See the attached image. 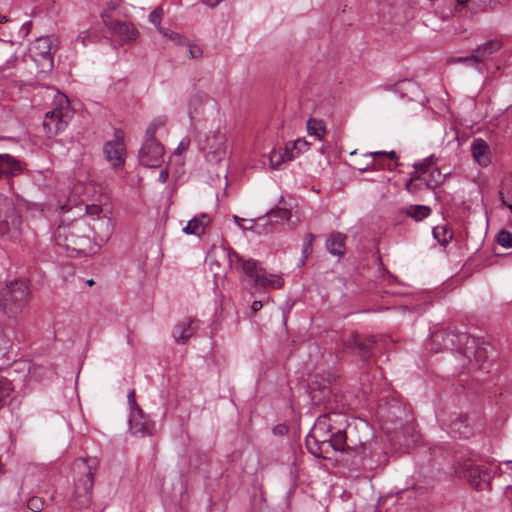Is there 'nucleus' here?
I'll list each match as a JSON object with an SVG mask.
<instances>
[{"mask_svg":"<svg viewBox=\"0 0 512 512\" xmlns=\"http://www.w3.org/2000/svg\"><path fill=\"white\" fill-rule=\"evenodd\" d=\"M348 449H350L348 456H350L351 465L366 468L372 454L371 443H353L352 446H348Z\"/></svg>","mask_w":512,"mask_h":512,"instance_id":"nucleus-15","label":"nucleus"},{"mask_svg":"<svg viewBox=\"0 0 512 512\" xmlns=\"http://www.w3.org/2000/svg\"><path fill=\"white\" fill-rule=\"evenodd\" d=\"M6 21H7V17L6 16H0V23L6 22Z\"/></svg>","mask_w":512,"mask_h":512,"instance_id":"nucleus-56","label":"nucleus"},{"mask_svg":"<svg viewBox=\"0 0 512 512\" xmlns=\"http://www.w3.org/2000/svg\"><path fill=\"white\" fill-rule=\"evenodd\" d=\"M455 473L458 477L465 478L469 485L477 491L490 488V472L483 466L476 465L471 460L459 463L455 468Z\"/></svg>","mask_w":512,"mask_h":512,"instance_id":"nucleus-9","label":"nucleus"},{"mask_svg":"<svg viewBox=\"0 0 512 512\" xmlns=\"http://www.w3.org/2000/svg\"><path fill=\"white\" fill-rule=\"evenodd\" d=\"M128 402H129V405H130V408H131V412H133V409L136 408L137 405V402H136V398H135V390H131L128 394Z\"/></svg>","mask_w":512,"mask_h":512,"instance_id":"nucleus-48","label":"nucleus"},{"mask_svg":"<svg viewBox=\"0 0 512 512\" xmlns=\"http://www.w3.org/2000/svg\"><path fill=\"white\" fill-rule=\"evenodd\" d=\"M290 150L298 156L299 153L303 151H307L310 148V143L307 142L304 138L296 139L295 141L288 142Z\"/></svg>","mask_w":512,"mask_h":512,"instance_id":"nucleus-33","label":"nucleus"},{"mask_svg":"<svg viewBox=\"0 0 512 512\" xmlns=\"http://www.w3.org/2000/svg\"><path fill=\"white\" fill-rule=\"evenodd\" d=\"M345 240L346 235L340 232L331 233L326 240L328 252L333 256L342 257L345 254Z\"/></svg>","mask_w":512,"mask_h":512,"instance_id":"nucleus-24","label":"nucleus"},{"mask_svg":"<svg viewBox=\"0 0 512 512\" xmlns=\"http://www.w3.org/2000/svg\"><path fill=\"white\" fill-rule=\"evenodd\" d=\"M163 15H164L163 8L157 7L150 13L149 21L159 29V28H161L160 23L162 21Z\"/></svg>","mask_w":512,"mask_h":512,"instance_id":"nucleus-37","label":"nucleus"},{"mask_svg":"<svg viewBox=\"0 0 512 512\" xmlns=\"http://www.w3.org/2000/svg\"><path fill=\"white\" fill-rule=\"evenodd\" d=\"M71 111L69 109V99L66 95H59L57 105L48 111L43 121V128L49 137L57 135L63 131L70 119Z\"/></svg>","mask_w":512,"mask_h":512,"instance_id":"nucleus-8","label":"nucleus"},{"mask_svg":"<svg viewBox=\"0 0 512 512\" xmlns=\"http://www.w3.org/2000/svg\"><path fill=\"white\" fill-rule=\"evenodd\" d=\"M289 431V428L286 424H278L273 428V434L277 436L286 435Z\"/></svg>","mask_w":512,"mask_h":512,"instance_id":"nucleus-45","label":"nucleus"},{"mask_svg":"<svg viewBox=\"0 0 512 512\" xmlns=\"http://www.w3.org/2000/svg\"><path fill=\"white\" fill-rule=\"evenodd\" d=\"M469 0H456L458 6L464 7ZM480 10H485L492 0H470Z\"/></svg>","mask_w":512,"mask_h":512,"instance_id":"nucleus-40","label":"nucleus"},{"mask_svg":"<svg viewBox=\"0 0 512 512\" xmlns=\"http://www.w3.org/2000/svg\"><path fill=\"white\" fill-rule=\"evenodd\" d=\"M421 171L420 170H416L411 174V177L410 178H413V182L414 181H419L420 185H424V178L421 176Z\"/></svg>","mask_w":512,"mask_h":512,"instance_id":"nucleus-49","label":"nucleus"},{"mask_svg":"<svg viewBox=\"0 0 512 512\" xmlns=\"http://www.w3.org/2000/svg\"><path fill=\"white\" fill-rule=\"evenodd\" d=\"M434 340L441 338L445 346L451 345V349H456L462 353L470 362L472 359L478 364L479 369H486L484 363L488 359V353L485 347L477 345L476 339L467 333L443 332L435 333Z\"/></svg>","mask_w":512,"mask_h":512,"instance_id":"nucleus-3","label":"nucleus"},{"mask_svg":"<svg viewBox=\"0 0 512 512\" xmlns=\"http://www.w3.org/2000/svg\"><path fill=\"white\" fill-rule=\"evenodd\" d=\"M104 153L106 159L112 164L114 168H119L124 165L125 146L122 136H117L114 141H109L104 145Z\"/></svg>","mask_w":512,"mask_h":512,"instance_id":"nucleus-14","label":"nucleus"},{"mask_svg":"<svg viewBox=\"0 0 512 512\" xmlns=\"http://www.w3.org/2000/svg\"><path fill=\"white\" fill-rule=\"evenodd\" d=\"M471 152L474 160L481 166L490 164V148L487 142L481 138L474 139L471 144Z\"/></svg>","mask_w":512,"mask_h":512,"instance_id":"nucleus-21","label":"nucleus"},{"mask_svg":"<svg viewBox=\"0 0 512 512\" xmlns=\"http://www.w3.org/2000/svg\"><path fill=\"white\" fill-rule=\"evenodd\" d=\"M229 262L232 266H235L237 270H242L249 278L253 279L255 286L279 289L284 284V280L281 276L267 274L264 269L258 268V262L256 260H245L235 251L229 253Z\"/></svg>","mask_w":512,"mask_h":512,"instance_id":"nucleus-5","label":"nucleus"},{"mask_svg":"<svg viewBox=\"0 0 512 512\" xmlns=\"http://www.w3.org/2000/svg\"><path fill=\"white\" fill-rule=\"evenodd\" d=\"M497 242L504 248H512V233L507 230H501L497 236Z\"/></svg>","mask_w":512,"mask_h":512,"instance_id":"nucleus-35","label":"nucleus"},{"mask_svg":"<svg viewBox=\"0 0 512 512\" xmlns=\"http://www.w3.org/2000/svg\"><path fill=\"white\" fill-rule=\"evenodd\" d=\"M342 422L344 416L336 412L320 415L305 439L308 451L316 457L329 458L328 440Z\"/></svg>","mask_w":512,"mask_h":512,"instance_id":"nucleus-1","label":"nucleus"},{"mask_svg":"<svg viewBox=\"0 0 512 512\" xmlns=\"http://www.w3.org/2000/svg\"><path fill=\"white\" fill-rule=\"evenodd\" d=\"M129 426L133 434L151 435L153 429L151 421L139 406L131 412Z\"/></svg>","mask_w":512,"mask_h":512,"instance_id":"nucleus-16","label":"nucleus"},{"mask_svg":"<svg viewBox=\"0 0 512 512\" xmlns=\"http://www.w3.org/2000/svg\"><path fill=\"white\" fill-rule=\"evenodd\" d=\"M266 216L274 218L276 222L279 220L289 221L291 219L292 213L291 210L286 207L277 206L276 208L270 209L266 213Z\"/></svg>","mask_w":512,"mask_h":512,"instance_id":"nucleus-30","label":"nucleus"},{"mask_svg":"<svg viewBox=\"0 0 512 512\" xmlns=\"http://www.w3.org/2000/svg\"><path fill=\"white\" fill-rule=\"evenodd\" d=\"M282 203H284V197H283V196H281V197H280V199H279V201H278V204H279V205H280V204H282Z\"/></svg>","mask_w":512,"mask_h":512,"instance_id":"nucleus-59","label":"nucleus"},{"mask_svg":"<svg viewBox=\"0 0 512 512\" xmlns=\"http://www.w3.org/2000/svg\"><path fill=\"white\" fill-rule=\"evenodd\" d=\"M89 231L90 227L85 224L60 225L55 232V239L58 245L66 249L84 252L89 244Z\"/></svg>","mask_w":512,"mask_h":512,"instance_id":"nucleus-6","label":"nucleus"},{"mask_svg":"<svg viewBox=\"0 0 512 512\" xmlns=\"http://www.w3.org/2000/svg\"><path fill=\"white\" fill-rule=\"evenodd\" d=\"M164 148L160 142H144L139 151V161L146 167H158L163 161Z\"/></svg>","mask_w":512,"mask_h":512,"instance_id":"nucleus-12","label":"nucleus"},{"mask_svg":"<svg viewBox=\"0 0 512 512\" xmlns=\"http://www.w3.org/2000/svg\"><path fill=\"white\" fill-rule=\"evenodd\" d=\"M156 130H157V126L155 123H151L147 129H146V132H145V141L144 142H158L156 139H155V134H156Z\"/></svg>","mask_w":512,"mask_h":512,"instance_id":"nucleus-43","label":"nucleus"},{"mask_svg":"<svg viewBox=\"0 0 512 512\" xmlns=\"http://www.w3.org/2000/svg\"><path fill=\"white\" fill-rule=\"evenodd\" d=\"M308 389L311 401L316 405L324 404L331 397L329 383L322 377L315 376L308 385Z\"/></svg>","mask_w":512,"mask_h":512,"instance_id":"nucleus-13","label":"nucleus"},{"mask_svg":"<svg viewBox=\"0 0 512 512\" xmlns=\"http://www.w3.org/2000/svg\"><path fill=\"white\" fill-rule=\"evenodd\" d=\"M505 496L512 501V485H509L505 489Z\"/></svg>","mask_w":512,"mask_h":512,"instance_id":"nucleus-54","label":"nucleus"},{"mask_svg":"<svg viewBox=\"0 0 512 512\" xmlns=\"http://www.w3.org/2000/svg\"><path fill=\"white\" fill-rule=\"evenodd\" d=\"M502 47L501 41L494 39L479 45L473 52L474 57L478 60V72L483 73V61L487 59L489 56L499 51Z\"/></svg>","mask_w":512,"mask_h":512,"instance_id":"nucleus-20","label":"nucleus"},{"mask_svg":"<svg viewBox=\"0 0 512 512\" xmlns=\"http://www.w3.org/2000/svg\"><path fill=\"white\" fill-rule=\"evenodd\" d=\"M353 441L348 438L345 430L343 429V422L339 424V427L335 432H333L332 437H330V440H328L329 446V453L331 451H341L342 453H345L346 455H349L350 449H348V446L353 445Z\"/></svg>","mask_w":512,"mask_h":512,"instance_id":"nucleus-18","label":"nucleus"},{"mask_svg":"<svg viewBox=\"0 0 512 512\" xmlns=\"http://www.w3.org/2000/svg\"><path fill=\"white\" fill-rule=\"evenodd\" d=\"M87 284H88L89 286H92V285L94 284V280H93V279H89V280L87 281Z\"/></svg>","mask_w":512,"mask_h":512,"instance_id":"nucleus-57","label":"nucleus"},{"mask_svg":"<svg viewBox=\"0 0 512 512\" xmlns=\"http://www.w3.org/2000/svg\"><path fill=\"white\" fill-rule=\"evenodd\" d=\"M13 388L11 382L6 378L0 379V408L5 405L7 398L11 395Z\"/></svg>","mask_w":512,"mask_h":512,"instance_id":"nucleus-32","label":"nucleus"},{"mask_svg":"<svg viewBox=\"0 0 512 512\" xmlns=\"http://www.w3.org/2000/svg\"><path fill=\"white\" fill-rule=\"evenodd\" d=\"M405 189L409 192H414L416 189H420V187L417 185L413 186V178H410L405 184Z\"/></svg>","mask_w":512,"mask_h":512,"instance_id":"nucleus-51","label":"nucleus"},{"mask_svg":"<svg viewBox=\"0 0 512 512\" xmlns=\"http://www.w3.org/2000/svg\"><path fill=\"white\" fill-rule=\"evenodd\" d=\"M21 216L11 198L0 194V235L17 240L21 233Z\"/></svg>","mask_w":512,"mask_h":512,"instance_id":"nucleus-7","label":"nucleus"},{"mask_svg":"<svg viewBox=\"0 0 512 512\" xmlns=\"http://www.w3.org/2000/svg\"><path fill=\"white\" fill-rule=\"evenodd\" d=\"M315 239V236L312 233H307L305 235L304 243H303V249L302 254L305 255H311L313 251V241Z\"/></svg>","mask_w":512,"mask_h":512,"instance_id":"nucleus-39","label":"nucleus"},{"mask_svg":"<svg viewBox=\"0 0 512 512\" xmlns=\"http://www.w3.org/2000/svg\"><path fill=\"white\" fill-rule=\"evenodd\" d=\"M234 220L238 223L239 221H242L243 219L242 218H239L238 216H234Z\"/></svg>","mask_w":512,"mask_h":512,"instance_id":"nucleus-58","label":"nucleus"},{"mask_svg":"<svg viewBox=\"0 0 512 512\" xmlns=\"http://www.w3.org/2000/svg\"><path fill=\"white\" fill-rule=\"evenodd\" d=\"M307 132L310 136H314L318 140H322L326 134L324 121L321 119L310 118L307 121Z\"/></svg>","mask_w":512,"mask_h":512,"instance_id":"nucleus-26","label":"nucleus"},{"mask_svg":"<svg viewBox=\"0 0 512 512\" xmlns=\"http://www.w3.org/2000/svg\"><path fill=\"white\" fill-rule=\"evenodd\" d=\"M433 236L440 242H446L447 239L445 237L441 238V232H439V228H433Z\"/></svg>","mask_w":512,"mask_h":512,"instance_id":"nucleus-52","label":"nucleus"},{"mask_svg":"<svg viewBox=\"0 0 512 512\" xmlns=\"http://www.w3.org/2000/svg\"><path fill=\"white\" fill-rule=\"evenodd\" d=\"M168 177H169V172H168V169L165 168V169H162L159 173V181L161 183H166L167 180H168Z\"/></svg>","mask_w":512,"mask_h":512,"instance_id":"nucleus-50","label":"nucleus"},{"mask_svg":"<svg viewBox=\"0 0 512 512\" xmlns=\"http://www.w3.org/2000/svg\"><path fill=\"white\" fill-rule=\"evenodd\" d=\"M211 218L207 213H201L193 217L182 229L183 233L187 235L201 236L205 233V228L210 224Z\"/></svg>","mask_w":512,"mask_h":512,"instance_id":"nucleus-22","label":"nucleus"},{"mask_svg":"<svg viewBox=\"0 0 512 512\" xmlns=\"http://www.w3.org/2000/svg\"><path fill=\"white\" fill-rule=\"evenodd\" d=\"M436 159L434 155H430L423 159L421 162H416L413 164L414 169L420 170L421 173H426L429 167H431L435 163Z\"/></svg>","mask_w":512,"mask_h":512,"instance_id":"nucleus-36","label":"nucleus"},{"mask_svg":"<svg viewBox=\"0 0 512 512\" xmlns=\"http://www.w3.org/2000/svg\"><path fill=\"white\" fill-rule=\"evenodd\" d=\"M73 466L76 476L71 505L74 509L88 508L92 502L94 474L98 469L99 461L96 458H80L74 461Z\"/></svg>","mask_w":512,"mask_h":512,"instance_id":"nucleus-2","label":"nucleus"},{"mask_svg":"<svg viewBox=\"0 0 512 512\" xmlns=\"http://www.w3.org/2000/svg\"><path fill=\"white\" fill-rule=\"evenodd\" d=\"M375 343L374 337L363 336L355 332L343 338L344 348L357 354L362 361H368L372 357V348Z\"/></svg>","mask_w":512,"mask_h":512,"instance_id":"nucleus-10","label":"nucleus"},{"mask_svg":"<svg viewBox=\"0 0 512 512\" xmlns=\"http://www.w3.org/2000/svg\"><path fill=\"white\" fill-rule=\"evenodd\" d=\"M8 347L9 340L6 334L4 333L2 325L0 324V356H4L7 353Z\"/></svg>","mask_w":512,"mask_h":512,"instance_id":"nucleus-41","label":"nucleus"},{"mask_svg":"<svg viewBox=\"0 0 512 512\" xmlns=\"http://www.w3.org/2000/svg\"><path fill=\"white\" fill-rule=\"evenodd\" d=\"M186 45L189 47L188 52L191 59H197L203 56V50L199 46L192 45L189 42Z\"/></svg>","mask_w":512,"mask_h":512,"instance_id":"nucleus-44","label":"nucleus"},{"mask_svg":"<svg viewBox=\"0 0 512 512\" xmlns=\"http://www.w3.org/2000/svg\"><path fill=\"white\" fill-rule=\"evenodd\" d=\"M295 157L296 155L292 152V150H290L289 144H286L283 153H272L270 156V165L273 169H278L281 163L285 161H291Z\"/></svg>","mask_w":512,"mask_h":512,"instance_id":"nucleus-27","label":"nucleus"},{"mask_svg":"<svg viewBox=\"0 0 512 512\" xmlns=\"http://www.w3.org/2000/svg\"><path fill=\"white\" fill-rule=\"evenodd\" d=\"M454 63H463L467 65H473L478 70V60L476 57H474V52L467 57H458L453 59Z\"/></svg>","mask_w":512,"mask_h":512,"instance_id":"nucleus-42","label":"nucleus"},{"mask_svg":"<svg viewBox=\"0 0 512 512\" xmlns=\"http://www.w3.org/2000/svg\"><path fill=\"white\" fill-rule=\"evenodd\" d=\"M262 302L261 301H254L251 305V311L253 313H256L257 311H259L261 308H262Z\"/></svg>","mask_w":512,"mask_h":512,"instance_id":"nucleus-53","label":"nucleus"},{"mask_svg":"<svg viewBox=\"0 0 512 512\" xmlns=\"http://www.w3.org/2000/svg\"><path fill=\"white\" fill-rule=\"evenodd\" d=\"M27 507L33 512H40L44 508V501L39 497H31L27 502Z\"/></svg>","mask_w":512,"mask_h":512,"instance_id":"nucleus-38","label":"nucleus"},{"mask_svg":"<svg viewBox=\"0 0 512 512\" xmlns=\"http://www.w3.org/2000/svg\"><path fill=\"white\" fill-rule=\"evenodd\" d=\"M448 231L446 230V228H442V234L445 235Z\"/></svg>","mask_w":512,"mask_h":512,"instance_id":"nucleus-60","label":"nucleus"},{"mask_svg":"<svg viewBox=\"0 0 512 512\" xmlns=\"http://www.w3.org/2000/svg\"><path fill=\"white\" fill-rule=\"evenodd\" d=\"M105 26L110 30L113 36L117 37L121 44L130 43L136 40L138 31L134 26L127 22L111 19L109 16L102 15Z\"/></svg>","mask_w":512,"mask_h":512,"instance_id":"nucleus-11","label":"nucleus"},{"mask_svg":"<svg viewBox=\"0 0 512 512\" xmlns=\"http://www.w3.org/2000/svg\"><path fill=\"white\" fill-rule=\"evenodd\" d=\"M468 417L466 415H459L455 421L452 422V431L458 433L460 437H468L470 431L467 425Z\"/></svg>","mask_w":512,"mask_h":512,"instance_id":"nucleus-29","label":"nucleus"},{"mask_svg":"<svg viewBox=\"0 0 512 512\" xmlns=\"http://www.w3.org/2000/svg\"><path fill=\"white\" fill-rule=\"evenodd\" d=\"M309 256H310V255L302 254V257H301V259H300L299 266H303V265H305V263H306V261H307V259H308V257H309Z\"/></svg>","mask_w":512,"mask_h":512,"instance_id":"nucleus-55","label":"nucleus"},{"mask_svg":"<svg viewBox=\"0 0 512 512\" xmlns=\"http://www.w3.org/2000/svg\"><path fill=\"white\" fill-rule=\"evenodd\" d=\"M405 213L416 221H421L430 215L431 209L425 205H411Z\"/></svg>","mask_w":512,"mask_h":512,"instance_id":"nucleus-28","label":"nucleus"},{"mask_svg":"<svg viewBox=\"0 0 512 512\" xmlns=\"http://www.w3.org/2000/svg\"><path fill=\"white\" fill-rule=\"evenodd\" d=\"M159 31L164 36L168 37L170 40H172L173 42H175L178 45H186V44H188V40L186 38H184L183 36H181L180 34L176 33V32L169 31V30L163 29V28H159Z\"/></svg>","mask_w":512,"mask_h":512,"instance_id":"nucleus-34","label":"nucleus"},{"mask_svg":"<svg viewBox=\"0 0 512 512\" xmlns=\"http://www.w3.org/2000/svg\"><path fill=\"white\" fill-rule=\"evenodd\" d=\"M199 321L184 319L178 322L173 329V338L179 344H185L198 330Z\"/></svg>","mask_w":512,"mask_h":512,"instance_id":"nucleus-17","label":"nucleus"},{"mask_svg":"<svg viewBox=\"0 0 512 512\" xmlns=\"http://www.w3.org/2000/svg\"><path fill=\"white\" fill-rule=\"evenodd\" d=\"M365 156L371 157L372 160L370 164H368L366 167H359L358 169L362 172L369 171V170H379L384 169L385 166L382 164L381 161H378L377 158L379 157H387L392 160H396L398 157L395 153V151H377V152H371L369 154H366Z\"/></svg>","mask_w":512,"mask_h":512,"instance_id":"nucleus-25","label":"nucleus"},{"mask_svg":"<svg viewBox=\"0 0 512 512\" xmlns=\"http://www.w3.org/2000/svg\"><path fill=\"white\" fill-rule=\"evenodd\" d=\"M498 196H499V200H500L501 204H502L503 206H506V207L510 210V212H511V214H512V205H511L510 203H508V202H507V200H506V198H505V195H504L503 188L499 190V192H498Z\"/></svg>","mask_w":512,"mask_h":512,"instance_id":"nucleus-47","label":"nucleus"},{"mask_svg":"<svg viewBox=\"0 0 512 512\" xmlns=\"http://www.w3.org/2000/svg\"><path fill=\"white\" fill-rule=\"evenodd\" d=\"M52 42L49 37H39L37 38L31 48V51L35 57L42 58L47 61L48 69H52L53 67V58L51 55Z\"/></svg>","mask_w":512,"mask_h":512,"instance_id":"nucleus-19","label":"nucleus"},{"mask_svg":"<svg viewBox=\"0 0 512 512\" xmlns=\"http://www.w3.org/2000/svg\"><path fill=\"white\" fill-rule=\"evenodd\" d=\"M30 291L27 283L15 280L0 289V311L9 318L23 312L28 305Z\"/></svg>","mask_w":512,"mask_h":512,"instance_id":"nucleus-4","label":"nucleus"},{"mask_svg":"<svg viewBox=\"0 0 512 512\" xmlns=\"http://www.w3.org/2000/svg\"><path fill=\"white\" fill-rule=\"evenodd\" d=\"M20 162L9 154H0V177H12L21 173Z\"/></svg>","mask_w":512,"mask_h":512,"instance_id":"nucleus-23","label":"nucleus"},{"mask_svg":"<svg viewBox=\"0 0 512 512\" xmlns=\"http://www.w3.org/2000/svg\"><path fill=\"white\" fill-rule=\"evenodd\" d=\"M190 145V140L188 138H184L179 143L178 147L175 150V154L180 155L183 151L187 150Z\"/></svg>","mask_w":512,"mask_h":512,"instance_id":"nucleus-46","label":"nucleus"},{"mask_svg":"<svg viewBox=\"0 0 512 512\" xmlns=\"http://www.w3.org/2000/svg\"><path fill=\"white\" fill-rule=\"evenodd\" d=\"M443 181L444 178L441 171L438 168H434L431 171L429 178H424V185L429 189H435L436 187L441 185Z\"/></svg>","mask_w":512,"mask_h":512,"instance_id":"nucleus-31","label":"nucleus"}]
</instances>
